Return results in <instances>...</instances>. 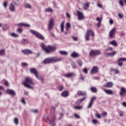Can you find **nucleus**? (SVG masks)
<instances>
[{"label":"nucleus","mask_w":126,"mask_h":126,"mask_svg":"<svg viewBox=\"0 0 126 126\" xmlns=\"http://www.w3.org/2000/svg\"><path fill=\"white\" fill-rule=\"evenodd\" d=\"M22 65L23 66H27V65H28V64L27 63H22Z\"/></svg>","instance_id":"69168bd1"},{"label":"nucleus","mask_w":126,"mask_h":126,"mask_svg":"<svg viewBox=\"0 0 126 126\" xmlns=\"http://www.w3.org/2000/svg\"><path fill=\"white\" fill-rule=\"evenodd\" d=\"M64 21H62L60 27L61 28V32H63V30L64 29Z\"/></svg>","instance_id":"4be33fe9"},{"label":"nucleus","mask_w":126,"mask_h":126,"mask_svg":"<svg viewBox=\"0 0 126 126\" xmlns=\"http://www.w3.org/2000/svg\"><path fill=\"white\" fill-rule=\"evenodd\" d=\"M62 96H63V97H67V96H68V92L66 91L63 92L62 93Z\"/></svg>","instance_id":"7c9ffc66"},{"label":"nucleus","mask_w":126,"mask_h":126,"mask_svg":"<svg viewBox=\"0 0 126 126\" xmlns=\"http://www.w3.org/2000/svg\"><path fill=\"white\" fill-rule=\"evenodd\" d=\"M31 33L32 34H33V35H35L37 38H39V39H41V40H44L45 39V37H44V36H43L42 34H40L39 33H38V32L34 31V30H30Z\"/></svg>","instance_id":"423d86ee"},{"label":"nucleus","mask_w":126,"mask_h":126,"mask_svg":"<svg viewBox=\"0 0 126 126\" xmlns=\"http://www.w3.org/2000/svg\"><path fill=\"white\" fill-rule=\"evenodd\" d=\"M93 105V102H92L91 101H90L89 105L87 107L88 109H90L91 108H92V106Z\"/></svg>","instance_id":"ea45409f"},{"label":"nucleus","mask_w":126,"mask_h":126,"mask_svg":"<svg viewBox=\"0 0 126 126\" xmlns=\"http://www.w3.org/2000/svg\"><path fill=\"white\" fill-rule=\"evenodd\" d=\"M7 94H8L9 95H12V96H15L16 93L15 92L11 89H8L6 91Z\"/></svg>","instance_id":"ddd939ff"},{"label":"nucleus","mask_w":126,"mask_h":126,"mask_svg":"<svg viewBox=\"0 0 126 126\" xmlns=\"http://www.w3.org/2000/svg\"><path fill=\"white\" fill-rule=\"evenodd\" d=\"M101 115H102V117H107V112H103V113L101 114Z\"/></svg>","instance_id":"6e6d98bb"},{"label":"nucleus","mask_w":126,"mask_h":126,"mask_svg":"<svg viewBox=\"0 0 126 126\" xmlns=\"http://www.w3.org/2000/svg\"><path fill=\"white\" fill-rule=\"evenodd\" d=\"M86 99V97H84L82 98H80L77 100V102H76V104H79V103H82L83 101H85Z\"/></svg>","instance_id":"412c9836"},{"label":"nucleus","mask_w":126,"mask_h":126,"mask_svg":"<svg viewBox=\"0 0 126 126\" xmlns=\"http://www.w3.org/2000/svg\"><path fill=\"white\" fill-rule=\"evenodd\" d=\"M118 16L121 19H122V18H123L124 17V15H122V14H121V13H118Z\"/></svg>","instance_id":"e2e57ef3"},{"label":"nucleus","mask_w":126,"mask_h":126,"mask_svg":"<svg viewBox=\"0 0 126 126\" xmlns=\"http://www.w3.org/2000/svg\"><path fill=\"white\" fill-rule=\"evenodd\" d=\"M63 60L62 58H58L56 57H50L45 59L43 62V64H48L53 63H57V62H61Z\"/></svg>","instance_id":"7ed1b4c3"},{"label":"nucleus","mask_w":126,"mask_h":126,"mask_svg":"<svg viewBox=\"0 0 126 126\" xmlns=\"http://www.w3.org/2000/svg\"><path fill=\"white\" fill-rule=\"evenodd\" d=\"M84 8L85 10H87L88 8H89V3H87L84 4Z\"/></svg>","instance_id":"473e14b6"},{"label":"nucleus","mask_w":126,"mask_h":126,"mask_svg":"<svg viewBox=\"0 0 126 126\" xmlns=\"http://www.w3.org/2000/svg\"><path fill=\"white\" fill-rule=\"evenodd\" d=\"M113 49L112 47H109L107 49L105 50L104 52H108L109 51H113Z\"/></svg>","instance_id":"a18cd8bd"},{"label":"nucleus","mask_w":126,"mask_h":126,"mask_svg":"<svg viewBox=\"0 0 126 126\" xmlns=\"http://www.w3.org/2000/svg\"><path fill=\"white\" fill-rule=\"evenodd\" d=\"M71 57L72 58H78V54L76 53L75 52H74L71 54Z\"/></svg>","instance_id":"cd10ccee"},{"label":"nucleus","mask_w":126,"mask_h":126,"mask_svg":"<svg viewBox=\"0 0 126 126\" xmlns=\"http://www.w3.org/2000/svg\"><path fill=\"white\" fill-rule=\"evenodd\" d=\"M83 71L84 72V73L87 74V73H88V69H87V67H85L84 68Z\"/></svg>","instance_id":"c03bdc74"},{"label":"nucleus","mask_w":126,"mask_h":126,"mask_svg":"<svg viewBox=\"0 0 126 126\" xmlns=\"http://www.w3.org/2000/svg\"><path fill=\"white\" fill-rule=\"evenodd\" d=\"M77 15L78 16V19L79 20H83L85 18V17L84 16V15L83 14V13L77 11Z\"/></svg>","instance_id":"9d476101"},{"label":"nucleus","mask_w":126,"mask_h":126,"mask_svg":"<svg viewBox=\"0 0 126 126\" xmlns=\"http://www.w3.org/2000/svg\"><path fill=\"white\" fill-rule=\"evenodd\" d=\"M91 91L93 93H97V88L92 87L91 88Z\"/></svg>","instance_id":"c85d7f7f"},{"label":"nucleus","mask_w":126,"mask_h":126,"mask_svg":"<svg viewBox=\"0 0 126 126\" xmlns=\"http://www.w3.org/2000/svg\"><path fill=\"white\" fill-rule=\"evenodd\" d=\"M4 85L6 86H8V85H9L8 82H7V81H4Z\"/></svg>","instance_id":"774afa93"},{"label":"nucleus","mask_w":126,"mask_h":126,"mask_svg":"<svg viewBox=\"0 0 126 126\" xmlns=\"http://www.w3.org/2000/svg\"><path fill=\"white\" fill-rule=\"evenodd\" d=\"M114 72L115 74H117V73H120V71L118 69H116L114 70Z\"/></svg>","instance_id":"0e129e2a"},{"label":"nucleus","mask_w":126,"mask_h":126,"mask_svg":"<svg viewBox=\"0 0 126 126\" xmlns=\"http://www.w3.org/2000/svg\"><path fill=\"white\" fill-rule=\"evenodd\" d=\"M118 65L119 66H123V62L121 61H118Z\"/></svg>","instance_id":"864d4df0"},{"label":"nucleus","mask_w":126,"mask_h":126,"mask_svg":"<svg viewBox=\"0 0 126 126\" xmlns=\"http://www.w3.org/2000/svg\"><path fill=\"white\" fill-rule=\"evenodd\" d=\"M17 26H20L21 27H22V26L24 27H30V25L24 23H20L17 24Z\"/></svg>","instance_id":"dca6fc26"},{"label":"nucleus","mask_w":126,"mask_h":126,"mask_svg":"<svg viewBox=\"0 0 126 126\" xmlns=\"http://www.w3.org/2000/svg\"><path fill=\"white\" fill-rule=\"evenodd\" d=\"M24 6L25 8H28L29 9H31V8H32V6L28 3H26Z\"/></svg>","instance_id":"393cba45"},{"label":"nucleus","mask_w":126,"mask_h":126,"mask_svg":"<svg viewBox=\"0 0 126 126\" xmlns=\"http://www.w3.org/2000/svg\"><path fill=\"white\" fill-rule=\"evenodd\" d=\"M117 62H126V58H121L117 60Z\"/></svg>","instance_id":"f704fd0d"},{"label":"nucleus","mask_w":126,"mask_h":126,"mask_svg":"<svg viewBox=\"0 0 126 126\" xmlns=\"http://www.w3.org/2000/svg\"><path fill=\"white\" fill-rule=\"evenodd\" d=\"M77 94L79 96H85V95H86V93L85 92L79 91L77 92Z\"/></svg>","instance_id":"aec40b11"},{"label":"nucleus","mask_w":126,"mask_h":126,"mask_svg":"<svg viewBox=\"0 0 126 126\" xmlns=\"http://www.w3.org/2000/svg\"><path fill=\"white\" fill-rule=\"evenodd\" d=\"M77 63L80 66H82V64H83L82 61H81V60H78L77 61Z\"/></svg>","instance_id":"4c0bfd02"},{"label":"nucleus","mask_w":126,"mask_h":126,"mask_svg":"<svg viewBox=\"0 0 126 126\" xmlns=\"http://www.w3.org/2000/svg\"><path fill=\"white\" fill-rule=\"evenodd\" d=\"M22 42L24 45H27V44H28V39L26 38H23L22 40Z\"/></svg>","instance_id":"c756f323"},{"label":"nucleus","mask_w":126,"mask_h":126,"mask_svg":"<svg viewBox=\"0 0 126 126\" xmlns=\"http://www.w3.org/2000/svg\"><path fill=\"white\" fill-rule=\"evenodd\" d=\"M126 93V89L125 88H121L119 94L121 96H124Z\"/></svg>","instance_id":"4468645a"},{"label":"nucleus","mask_w":126,"mask_h":126,"mask_svg":"<svg viewBox=\"0 0 126 126\" xmlns=\"http://www.w3.org/2000/svg\"><path fill=\"white\" fill-rule=\"evenodd\" d=\"M22 52L25 55H30L32 54V51H31V50H30V49H26V50H23Z\"/></svg>","instance_id":"f3484780"},{"label":"nucleus","mask_w":126,"mask_h":126,"mask_svg":"<svg viewBox=\"0 0 126 126\" xmlns=\"http://www.w3.org/2000/svg\"><path fill=\"white\" fill-rule=\"evenodd\" d=\"M56 109H57V107L52 106L51 108V116L52 118V120L51 121L49 118H47V123H49V125L51 126H55L56 124H55V120H56V115H55V112L56 111Z\"/></svg>","instance_id":"f257e3e1"},{"label":"nucleus","mask_w":126,"mask_h":126,"mask_svg":"<svg viewBox=\"0 0 126 126\" xmlns=\"http://www.w3.org/2000/svg\"><path fill=\"white\" fill-rule=\"evenodd\" d=\"M104 54L107 58L109 57H110V53H105Z\"/></svg>","instance_id":"338daca9"},{"label":"nucleus","mask_w":126,"mask_h":126,"mask_svg":"<svg viewBox=\"0 0 126 126\" xmlns=\"http://www.w3.org/2000/svg\"><path fill=\"white\" fill-rule=\"evenodd\" d=\"M59 53L60 55H62L63 56H67V55L68 54L67 52L64 51H59Z\"/></svg>","instance_id":"bb28decb"},{"label":"nucleus","mask_w":126,"mask_h":126,"mask_svg":"<svg viewBox=\"0 0 126 126\" xmlns=\"http://www.w3.org/2000/svg\"><path fill=\"white\" fill-rule=\"evenodd\" d=\"M40 46L47 54H50L52 52H55V51L57 50L56 47L52 45L46 46V45L43 43L40 44Z\"/></svg>","instance_id":"f03ea898"},{"label":"nucleus","mask_w":126,"mask_h":126,"mask_svg":"<svg viewBox=\"0 0 126 126\" xmlns=\"http://www.w3.org/2000/svg\"><path fill=\"white\" fill-rule=\"evenodd\" d=\"M5 54V51L4 49L0 50V56H3Z\"/></svg>","instance_id":"e433bc0d"},{"label":"nucleus","mask_w":126,"mask_h":126,"mask_svg":"<svg viewBox=\"0 0 126 126\" xmlns=\"http://www.w3.org/2000/svg\"><path fill=\"white\" fill-rule=\"evenodd\" d=\"M113 82H107V84L104 85V87H108V88H111V87H113Z\"/></svg>","instance_id":"a211bd4d"},{"label":"nucleus","mask_w":126,"mask_h":126,"mask_svg":"<svg viewBox=\"0 0 126 126\" xmlns=\"http://www.w3.org/2000/svg\"><path fill=\"white\" fill-rule=\"evenodd\" d=\"M101 54L100 50H92L90 52L89 55L91 58H93L96 57V56H98V55H101Z\"/></svg>","instance_id":"39448f33"},{"label":"nucleus","mask_w":126,"mask_h":126,"mask_svg":"<svg viewBox=\"0 0 126 126\" xmlns=\"http://www.w3.org/2000/svg\"><path fill=\"white\" fill-rule=\"evenodd\" d=\"M97 7H99V8H103V6H102V4L98 3L97 4Z\"/></svg>","instance_id":"4d7b16f0"},{"label":"nucleus","mask_w":126,"mask_h":126,"mask_svg":"<svg viewBox=\"0 0 126 126\" xmlns=\"http://www.w3.org/2000/svg\"><path fill=\"white\" fill-rule=\"evenodd\" d=\"M36 78H37V79H39V80H40L42 83H44V78H43L41 76H37V77H36Z\"/></svg>","instance_id":"72a5a7b5"},{"label":"nucleus","mask_w":126,"mask_h":126,"mask_svg":"<svg viewBox=\"0 0 126 126\" xmlns=\"http://www.w3.org/2000/svg\"><path fill=\"white\" fill-rule=\"evenodd\" d=\"M63 86H59L58 87V90H59V91H63Z\"/></svg>","instance_id":"de8ad7c7"},{"label":"nucleus","mask_w":126,"mask_h":126,"mask_svg":"<svg viewBox=\"0 0 126 126\" xmlns=\"http://www.w3.org/2000/svg\"><path fill=\"white\" fill-rule=\"evenodd\" d=\"M32 112L34 114H37L38 113V110L37 109H33L32 110Z\"/></svg>","instance_id":"5fc2aeb1"},{"label":"nucleus","mask_w":126,"mask_h":126,"mask_svg":"<svg viewBox=\"0 0 126 126\" xmlns=\"http://www.w3.org/2000/svg\"><path fill=\"white\" fill-rule=\"evenodd\" d=\"M30 70L31 73H33V74H34L36 77H38V74H39V73L38 72V71H37V69H36V68H31Z\"/></svg>","instance_id":"9b49d317"},{"label":"nucleus","mask_w":126,"mask_h":126,"mask_svg":"<svg viewBox=\"0 0 126 126\" xmlns=\"http://www.w3.org/2000/svg\"><path fill=\"white\" fill-rule=\"evenodd\" d=\"M74 117H75L76 119H80V116L77 114H74Z\"/></svg>","instance_id":"680f3d73"},{"label":"nucleus","mask_w":126,"mask_h":126,"mask_svg":"<svg viewBox=\"0 0 126 126\" xmlns=\"http://www.w3.org/2000/svg\"><path fill=\"white\" fill-rule=\"evenodd\" d=\"M71 65H72V67H73V68H77V67L76 66V65L75 64V63L74 62H72L71 63Z\"/></svg>","instance_id":"79ce46f5"},{"label":"nucleus","mask_w":126,"mask_h":126,"mask_svg":"<svg viewBox=\"0 0 126 126\" xmlns=\"http://www.w3.org/2000/svg\"><path fill=\"white\" fill-rule=\"evenodd\" d=\"M116 54H117V52H116V51H114L112 53H110V57L113 58V57H114L115 56V55H116Z\"/></svg>","instance_id":"49530a36"},{"label":"nucleus","mask_w":126,"mask_h":126,"mask_svg":"<svg viewBox=\"0 0 126 126\" xmlns=\"http://www.w3.org/2000/svg\"><path fill=\"white\" fill-rule=\"evenodd\" d=\"M9 10L12 12H15V7L14 6V5L13 4H10V5L9 6Z\"/></svg>","instance_id":"6ab92c4d"},{"label":"nucleus","mask_w":126,"mask_h":126,"mask_svg":"<svg viewBox=\"0 0 126 126\" xmlns=\"http://www.w3.org/2000/svg\"><path fill=\"white\" fill-rule=\"evenodd\" d=\"M96 118H97V119H101V115L99 113H96L95 115Z\"/></svg>","instance_id":"8fccbe9b"},{"label":"nucleus","mask_w":126,"mask_h":126,"mask_svg":"<svg viewBox=\"0 0 126 126\" xmlns=\"http://www.w3.org/2000/svg\"><path fill=\"white\" fill-rule=\"evenodd\" d=\"M64 76L65 77H66L67 78H68L69 77H72V76H75V74H74L73 72H69L68 73L65 74Z\"/></svg>","instance_id":"2eb2a0df"},{"label":"nucleus","mask_w":126,"mask_h":126,"mask_svg":"<svg viewBox=\"0 0 126 126\" xmlns=\"http://www.w3.org/2000/svg\"><path fill=\"white\" fill-rule=\"evenodd\" d=\"M21 102L22 103H23V104H24V105H25V104H26V102L25 101V99H24V98H23L21 100Z\"/></svg>","instance_id":"052dcab7"},{"label":"nucleus","mask_w":126,"mask_h":126,"mask_svg":"<svg viewBox=\"0 0 126 126\" xmlns=\"http://www.w3.org/2000/svg\"><path fill=\"white\" fill-rule=\"evenodd\" d=\"M22 31H23V30L22 29H21V28H19L18 29V32L19 33H21V32H22Z\"/></svg>","instance_id":"bf43d9fd"},{"label":"nucleus","mask_w":126,"mask_h":126,"mask_svg":"<svg viewBox=\"0 0 126 126\" xmlns=\"http://www.w3.org/2000/svg\"><path fill=\"white\" fill-rule=\"evenodd\" d=\"M109 44L112 45L114 47H117V46H118V43H117L116 40H112L111 42H109Z\"/></svg>","instance_id":"a878e982"},{"label":"nucleus","mask_w":126,"mask_h":126,"mask_svg":"<svg viewBox=\"0 0 126 126\" xmlns=\"http://www.w3.org/2000/svg\"><path fill=\"white\" fill-rule=\"evenodd\" d=\"M2 29L4 31H5V30H7L8 29V26L6 24H4L2 27Z\"/></svg>","instance_id":"c9c22d12"},{"label":"nucleus","mask_w":126,"mask_h":126,"mask_svg":"<svg viewBox=\"0 0 126 126\" xmlns=\"http://www.w3.org/2000/svg\"><path fill=\"white\" fill-rule=\"evenodd\" d=\"M90 35L91 36H92V37H94V36H95V33H94V32H93L92 30H89L87 31L85 37V39L87 41H89V37Z\"/></svg>","instance_id":"6e6552de"},{"label":"nucleus","mask_w":126,"mask_h":126,"mask_svg":"<svg viewBox=\"0 0 126 126\" xmlns=\"http://www.w3.org/2000/svg\"><path fill=\"white\" fill-rule=\"evenodd\" d=\"M66 27H67V28H70L71 27L70 24L69 23H67L66 24Z\"/></svg>","instance_id":"13d9d810"},{"label":"nucleus","mask_w":126,"mask_h":126,"mask_svg":"<svg viewBox=\"0 0 126 126\" xmlns=\"http://www.w3.org/2000/svg\"><path fill=\"white\" fill-rule=\"evenodd\" d=\"M119 2L121 6H124V2L123 1V0H120Z\"/></svg>","instance_id":"603ef678"},{"label":"nucleus","mask_w":126,"mask_h":126,"mask_svg":"<svg viewBox=\"0 0 126 126\" xmlns=\"http://www.w3.org/2000/svg\"><path fill=\"white\" fill-rule=\"evenodd\" d=\"M104 91L106 93V94H108L109 95L114 94L113 91L111 90H104Z\"/></svg>","instance_id":"5701e85b"},{"label":"nucleus","mask_w":126,"mask_h":126,"mask_svg":"<svg viewBox=\"0 0 126 126\" xmlns=\"http://www.w3.org/2000/svg\"><path fill=\"white\" fill-rule=\"evenodd\" d=\"M96 20H97V21H98L97 24V26L99 28L101 26V22L102 21V20H101L100 18H97Z\"/></svg>","instance_id":"b1692460"},{"label":"nucleus","mask_w":126,"mask_h":126,"mask_svg":"<svg viewBox=\"0 0 126 126\" xmlns=\"http://www.w3.org/2000/svg\"><path fill=\"white\" fill-rule=\"evenodd\" d=\"M11 37H14L15 38L19 37V35L15 33H12L11 34Z\"/></svg>","instance_id":"58836bf2"},{"label":"nucleus","mask_w":126,"mask_h":126,"mask_svg":"<svg viewBox=\"0 0 126 126\" xmlns=\"http://www.w3.org/2000/svg\"><path fill=\"white\" fill-rule=\"evenodd\" d=\"M95 100H96V97L94 96L91 98L90 102H91L92 103H94V101H95Z\"/></svg>","instance_id":"37998d69"},{"label":"nucleus","mask_w":126,"mask_h":126,"mask_svg":"<svg viewBox=\"0 0 126 126\" xmlns=\"http://www.w3.org/2000/svg\"><path fill=\"white\" fill-rule=\"evenodd\" d=\"M116 34V28L112 29L109 32V37L111 39H113L114 38V36H115V34Z\"/></svg>","instance_id":"f8f14e48"},{"label":"nucleus","mask_w":126,"mask_h":126,"mask_svg":"<svg viewBox=\"0 0 126 126\" xmlns=\"http://www.w3.org/2000/svg\"><path fill=\"white\" fill-rule=\"evenodd\" d=\"M14 122L15 125H16L17 126V125H18V124H19V121L18 120V119H17V118H15L14 119Z\"/></svg>","instance_id":"a19ab883"},{"label":"nucleus","mask_w":126,"mask_h":126,"mask_svg":"<svg viewBox=\"0 0 126 126\" xmlns=\"http://www.w3.org/2000/svg\"><path fill=\"white\" fill-rule=\"evenodd\" d=\"M74 109H75L76 110H81V109H82V106H75L74 107Z\"/></svg>","instance_id":"3c124183"},{"label":"nucleus","mask_w":126,"mask_h":126,"mask_svg":"<svg viewBox=\"0 0 126 126\" xmlns=\"http://www.w3.org/2000/svg\"><path fill=\"white\" fill-rule=\"evenodd\" d=\"M1 90H3V87H2V86H0V96H1V95H2Z\"/></svg>","instance_id":"09e8293b"},{"label":"nucleus","mask_w":126,"mask_h":126,"mask_svg":"<svg viewBox=\"0 0 126 126\" xmlns=\"http://www.w3.org/2000/svg\"><path fill=\"white\" fill-rule=\"evenodd\" d=\"M23 85L27 87V88H29L30 89H33V87L30 86L29 84L31 85H34L35 83L33 82L32 79L29 77H26L25 79V82L23 83Z\"/></svg>","instance_id":"20e7f679"},{"label":"nucleus","mask_w":126,"mask_h":126,"mask_svg":"<svg viewBox=\"0 0 126 126\" xmlns=\"http://www.w3.org/2000/svg\"><path fill=\"white\" fill-rule=\"evenodd\" d=\"M98 70H99L98 66H94L91 70V74H95V73H97Z\"/></svg>","instance_id":"1a4fd4ad"},{"label":"nucleus","mask_w":126,"mask_h":126,"mask_svg":"<svg viewBox=\"0 0 126 126\" xmlns=\"http://www.w3.org/2000/svg\"><path fill=\"white\" fill-rule=\"evenodd\" d=\"M54 11V10H53V9H52V8L51 7H49L48 8H46L45 9V12H50L52 13Z\"/></svg>","instance_id":"2f4dec72"},{"label":"nucleus","mask_w":126,"mask_h":126,"mask_svg":"<svg viewBox=\"0 0 126 126\" xmlns=\"http://www.w3.org/2000/svg\"><path fill=\"white\" fill-rule=\"evenodd\" d=\"M54 24H55V21H54V19L51 18L49 21L48 24V31H50V30H53V28H54Z\"/></svg>","instance_id":"0eeeda50"}]
</instances>
